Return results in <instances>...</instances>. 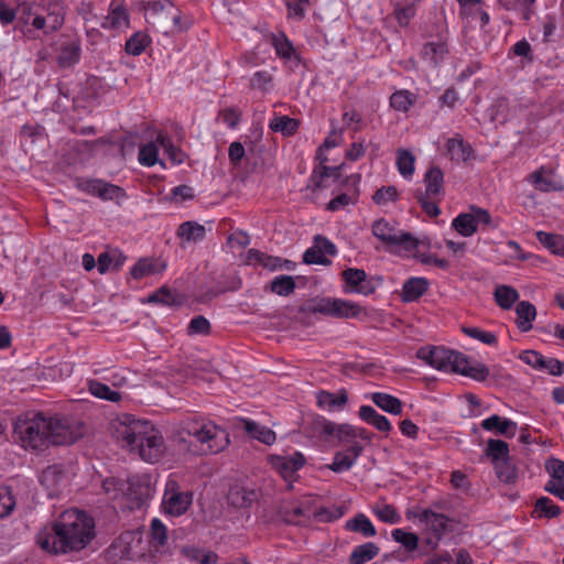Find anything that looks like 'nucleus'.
I'll list each match as a JSON object with an SVG mask.
<instances>
[{
    "mask_svg": "<svg viewBox=\"0 0 564 564\" xmlns=\"http://www.w3.org/2000/svg\"><path fill=\"white\" fill-rule=\"evenodd\" d=\"M13 435L26 451H44L50 446L70 445L84 435L80 422L68 416H45L28 412L13 422Z\"/></svg>",
    "mask_w": 564,
    "mask_h": 564,
    "instance_id": "obj_1",
    "label": "nucleus"
},
{
    "mask_svg": "<svg viewBox=\"0 0 564 564\" xmlns=\"http://www.w3.org/2000/svg\"><path fill=\"white\" fill-rule=\"evenodd\" d=\"M94 536V519L84 511L69 509L36 534V543L47 553L66 554L85 549Z\"/></svg>",
    "mask_w": 564,
    "mask_h": 564,
    "instance_id": "obj_2",
    "label": "nucleus"
},
{
    "mask_svg": "<svg viewBox=\"0 0 564 564\" xmlns=\"http://www.w3.org/2000/svg\"><path fill=\"white\" fill-rule=\"evenodd\" d=\"M108 435L122 448L137 451L141 459L154 463L165 451L164 440L159 430L147 420H135L123 413L108 419Z\"/></svg>",
    "mask_w": 564,
    "mask_h": 564,
    "instance_id": "obj_3",
    "label": "nucleus"
},
{
    "mask_svg": "<svg viewBox=\"0 0 564 564\" xmlns=\"http://www.w3.org/2000/svg\"><path fill=\"white\" fill-rule=\"evenodd\" d=\"M183 433L195 438L200 444L198 453L217 454L229 444L227 431L212 421L195 420L183 427Z\"/></svg>",
    "mask_w": 564,
    "mask_h": 564,
    "instance_id": "obj_4",
    "label": "nucleus"
},
{
    "mask_svg": "<svg viewBox=\"0 0 564 564\" xmlns=\"http://www.w3.org/2000/svg\"><path fill=\"white\" fill-rule=\"evenodd\" d=\"M362 307L351 301L316 296L299 307V313L322 314L337 319L355 318L360 315Z\"/></svg>",
    "mask_w": 564,
    "mask_h": 564,
    "instance_id": "obj_5",
    "label": "nucleus"
},
{
    "mask_svg": "<svg viewBox=\"0 0 564 564\" xmlns=\"http://www.w3.org/2000/svg\"><path fill=\"white\" fill-rule=\"evenodd\" d=\"M371 232L388 249L391 247H402L405 251H412L419 246V240L414 236L397 229L386 218L375 220L371 226Z\"/></svg>",
    "mask_w": 564,
    "mask_h": 564,
    "instance_id": "obj_6",
    "label": "nucleus"
},
{
    "mask_svg": "<svg viewBox=\"0 0 564 564\" xmlns=\"http://www.w3.org/2000/svg\"><path fill=\"white\" fill-rule=\"evenodd\" d=\"M119 485V490L123 494V502L120 505L122 509H141L151 497L152 489L149 484L139 480L130 481L124 490V484L115 477H108V494L110 492L111 487L116 490Z\"/></svg>",
    "mask_w": 564,
    "mask_h": 564,
    "instance_id": "obj_7",
    "label": "nucleus"
},
{
    "mask_svg": "<svg viewBox=\"0 0 564 564\" xmlns=\"http://www.w3.org/2000/svg\"><path fill=\"white\" fill-rule=\"evenodd\" d=\"M459 351L447 349L441 346H423L416 351V357L424 360L437 370L454 371V360Z\"/></svg>",
    "mask_w": 564,
    "mask_h": 564,
    "instance_id": "obj_8",
    "label": "nucleus"
},
{
    "mask_svg": "<svg viewBox=\"0 0 564 564\" xmlns=\"http://www.w3.org/2000/svg\"><path fill=\"white\" fill-rule=\"evenodd\" d=\"M192 501L193 494L191 491H181L175 480L167 481L163 497V505L167 513L182 516L188 510Z\"/></svg>",
    "mask_w": 564,
    "mask_h": 564,
    "instance_id": "obj_9",
    "label": "nucleus"
},
{
    "mask_svg": "<svg viewBox=\"0 0 564 564\" xmlns=\"http://www.w3.org/2000/svg\"><path fill=\"white\" fill-rule=\"evenodd\" d=\"M271 467L286 481L296 479V473L305 465L306 458L301 452L291 455H269Z\"/></svg>",
    "mask_w": 564,
    "mask_h": 564,
    "instance_id": "obj_10",
    "label": "nucleus"
},
{
    "mask_svg": "<svg viewBox=\"0 0 564 564\" xmlns=\"http://www.w3.org/2000/svg\"><path fill=\"white\" fill-rule=\"evenodd\" d=\"M314 429L322 436H334L339 443H351L356 440L355 425L343 423L336 424L323 416H319L314 422Z\"/></svg>",
    "mask_w": 564,
    "mask_h": 564,
    "instance_id": "obj_11",
    "label": "nucleus"
},
{
    "mask_svg": "<svg viewBox=\"0 0 564 564\" xmlns=\"http://www.w3.org/2000/svg\"><path fill=\"white\" fill-rule=\"evenodd\" d=\"M458 361L454 360V371L455 373H459L465 377H469L478 382H484L490 375L489 368L476 360H471L469 357L460 352V355L456 356Z\"/></svg>",
    "mask_w": 564,
    "mask_h": 564,
    "instance_id": "obj_12",
    "label": "nucleus"
},
{
    "mask_svg": "<svg viewBox=\"0 0 564 564\" xmlns=\"http://www.w3.org/2000/svg\"><path fill=\"white\" fill-rule=\"evenodd\" d=\"M173 10V3L169 0H158L148 2L144 7V15L147 22L156 28L158 31L167 33L165 29L166 15Z\"/></svg>",
    "mask_w": 564,
    "mask_h": 564,
    "instance_id": "obj_13",
    "label": "nucleus"
},
{
    "mask_svg": "<svg viewBox=\"0 0 564 564\" xmlns=\"http://www.w3.org/2000/svg\"><path fill=\"white\" fill-rule=\"evenodd\" d=\"M417 518L420 522L430 524L437 540H442L443 535L448 531L447 523L452 521L446 514L434 512L431 509H424Z\"/></svg>",
    "mask_w": 564,
    "mask_h": 564,
    "instance_id": "obj_14",
    "label": "nucleus"
},
{
    "mask_svg": "<svg viewBox=\"0 0 564 564\" xmlns=\"http://www.w3.org/2000/svg\"><path fill=\"white\" fill-rule=\"evenodd\" d=\"M275 514L279 520L292 525H302L303 519H308L301 505L290 501H283L278 507Z\"/></svg>",
    "mask_w": 564,
    "mask_h": 564,
    "instance_id": "obj_15",
    "label": "nucleus"
},
{
    "mask_svg": "<svg viewBox=\"0 0 564 564\" xmlns=\"http://www.w3.org/2000/svg\"><path fill=\"white\" fill-rule=\"evenodd\" d=\"M446 149L452 160L468 162L476 158L475 150L468 142H465L460 134L449 138L446 142Z\"/></svg>",
    "mask_w": 564,
    "mask_h": 564,
    "instance_id": "obj_16",
    "label": "nucleus"
},
{
    "mask_svg": "<svg viewBox=\"0 0 564 564\" xmlns=\"http://www.w3.org/2000/svg\"><path fill=\"white\" fill-rule=\"evenodd\" d=\"M429 281L425 278H410L402 286L401 300L404 303H412L422 297L429 290Z\"/></svg>",
    "mask_w": 564,
    "mask_h": 564,
    "instance_id": "obj_17",
    "label": "nucleus"
},
{
    "mask_svg": "<svg viewBox=\"0 0 564 564\" xmlns=\"http://www.w3.org/2000/svg\"><path fill=\"white\" fill-rule=\"evenodd\" d=\"M166 264L164 262H159L153 258H141L138 262L130 269V275L134 280H142L147 276L156 274L165 270Z\"/></svg>",
    "mask_w": 564,
    "mask_h": 564,
    "instance_id": "obj_18",
    "label": "nucleus"
},
{
    "mask_svg": "<svg viewBox=\"0 0 564 564\" xmlns=\"http://www.w3.org/2000/svg\"><path fill=\"white\" fill-rule=\"evenodd\" d=\"M425 191L430 196L444 195V173L437 165H431L424 174Z\"/></svg>",
    "mask_w": 564,
    "mask_h": 564,
    "instance_id": "obj_19",
    "label": "nucleus"
},
{
    "mask_svg": "<svg viewBox=\"0 0 564 564\" xmlns=\"http://www.w3.org/2000/svg\"><path fill=\"white\" fill-rule=\"evenodd\" d=\"M108 26L117 32H123L130 26V17L127 9L117 4L115 0L108 6Z\"/></svg>",
    "mask_w": 564,
    "mask_h": 564,
    "instance_id": "obj_20",
    "label": "nucleus"
},
{
    "mask_svg": "<svg viewBox=\"0 0 564 564\" xmlns=\"http://www.w3.org/2000/svg\"><path fill=\"white\" fill-rule=\"evenodd\" d=\"M135 539V532L127 530L122 532L108 547V558H126L129 557L131 545Z\"/></svg>",
    "mask_w": 564,
    "mask_h": 564,
    "instance_id": "obj_21",
    "label": "nucleus"
},
{
    "mask_svg": "<svg viewBox=\"0 0 564 564\" xmlns=\"http://www.w3.org/2000/svg\"><path fill=\"white\" fill-rule=\"evenodd\" d=\"M448 53L446 42L440 40L437 42H427L421 50V57L430 63L433 67H437Z\"/></svg>",
    "mask_w": 564,
    "mask_h": 564,
    "instance_id": "obj_22",
    "label": "nucleus"
},
{
    "mask_svg": "<svg viewBox=\"0 0 564 564\" xmlns=\"http://www.w3.org/2000/svg\"><path fill=\"white\" fill-rule=\"evenodd\" d=\"M359 181H360V174H354V175L346 177L345 183L346 184L351 183L354 185V194L349 195L347 193H341V194L337 195L336 197H334L333 199H330L328 202L326 209L329 212H336L349 204H355L357 202V198L359 195L358 188H357Z\"/></svg>",
    "mask_w": 564,
    "mask_h": 564,
    "instance_id": "obj_23",
    "label": "nucleus"
},
{
    "mask_svg": "<svg viewBox=\"0 0 564 564\" xmlns=\"http://www.w3.org/2000/svg\"><path fill=\"white\" fill-rule=\"evenodd\" d=\"M358 415L364 422L375 426L380 432L388 433L392 430L389 420L370 405H361Z\"/></svg>",
    "mask_w": 564,
    "mask_h": 564,
    "instance_id": "obj_24",
    "label": "nucleus"
},
{
    "mask_svg": "<svg viewBox=\"0 0 564 564\" xmlns=\"http://www.w3.org/2000/svg\"><path fill=\"white\" fill-rule=\"evenodd\" d=\"M259 499V492L245 487H235L229 490L228 500L235 508H249Z\"/></svg>",
    "mask_w": 564,
    "mask_h": 564,
    "instance_id": "obj_25",
    "label": "nucleus"
},
{
    "mask_svg": "<svg viewBox=\"0 0 564 564\" xmlns=\"http://www.w3.org/2000/svg\"><path fill=\"white\" fill-rule=\"evenodd\" d=\"M317 405L328 411L341 410L348 401L346 390H340L337 394L329 391H319L317 393Z\"/></svg>",
    "mask_w": 564,
    "mask_h": 564,
    "instance_id": "obj_26",
    "label": "nucleus"
},
{
    "mask_svg": "<svg viewBox=\"0 0 564 564\" xmlns=\"http://www.w3.org/2000/svg\"><path fill=\"white\" fill-rule=\"evenodd\" d=\"M340 169L341 166H326L324 164H319L318 167L314 169L310 182L313 191H319L326 188L325 178L334 177L335 181L340 177Z\"/></svg>",
    "mask_w": 564,
    "mask_h": 564,
    "instance_id": "obj_27",
    "label": "nucleus"
},
{
    "mask_svg": "<svg viewBox=\"0 0 564 564\" xmlns=\"http://www.w3.org/2000/svg\"><path fill=\"white\" fill-rule=\"evenodd\" d=\"M139 135L137 133H124L117 138L108 137V150L117 147L118 152L122 158L131 155L138 145Z\"/></svg>",
    "mask_w": 564,
    "mask_h": 564,
    "instance_id": "obj_28",
    "label": "nucleus"
},
{
    "mask_svg": "<svg viewBox=\"0 0 564 564\" xmlns=\"http://www.w3.org/2000/svg\"><path fill=\"white\" fill-rule=\"evenodd\" d=\"M516 313L518 315L517 327L519 330L522 333L531 330L532 322L536 316L535 306L528 301H521L517 304Z\"/></svg>",
    "mask_w": 564,
    "mask_h": 564,
    "instance_id": "obj_29",
    "label": "nucleus"
},
{
    "mask_svg": "<svg viewBox=\"0 0 564 564\" xmlns=\"http://www.w3.org/2000/svg\"><path fill=\"white\" fill-rule=\"evenodd\" d=\"M371 401L382 411L390 414L400 415L402 413V401L392 394L375 392L371 394Z\"/></svg>",
    "mask_w": 564,
    "mask_h": 564,
    "instance_id": "obj_30",
    "label": "nucleus"
},
{
    "mask_svg": "<svg viewBox=\"0 0 564 564\" xmlns=\"http://www.w3.org/2000/svg\"><path fill=\"white\" fill-rule=\"evenodd\" d=\"M243 426L246 432L254 440L271 445L275 442V433L270 427L260 425L252 420H243Z\"/></svg>",
    "mask_w": 564,
    "mask_h": 564,
    "instance_id": "obj_31",
    "label": "nucleus"
},
{
    "mask_svg": "<svg viewBox=\"0 0 564 564\" xmlns=\"http://www.w3.org/2000/svg\"><path fill=\"white\" fill-rule=\"evenodd\" d=\"M80 57V45L77 41H70L62 45L57 56V64L62 68H67L78 63Z\"/></svg>",
    "mask_w": 564,
    "mask_h": 564,
    "instance_id": "obj_32",
    "label": "nucleus"
},
{
    "mask_svg": "<svg viewBox=\"0 0 564 564\" xmlns=\"http://www.w3.org/2000/svg\"><path fill=\"white\" fill-rule=\"evenodd\" d=\"M347 531L357 532L365 538H371L377 534V530L369 518L364 513H357L345 524Z\"/></svg>",
    "mask_w": 564,
    "mask_h": 564,
    "instance_id": "obj_33",
    "label": "nucleus"
},
{
    "mask_svg": "<svg viewBox=\"0 0 564 564\" xmlns=\"http://www.w3.org/2000/svg\"><path fill=\"white\" fill-rule=\"evenodd\" d=\"M379 553V546L373 542H366L356 546L349 555V564H365Z\"/></svg>",
    "mask_w": 564,
    "mask_h": 564,
    "instance_id": "obj_34",
    "label": "nucleus"
},
{
    "mask_svg": "<svg viewBox=\"0 0 564 564\" xmlns=\"http://www.w3.org/2000/svg\"><path fill=\"white\" fill-rule=\"evenodd\" d=\"M562 513L560 506L555 505L549 497L542 496L536 499L532 518L553 519Z\"/></svg>",
    "mask_w": 564,
    "mask_h": 564,
    "instance_id": "obj_35",
    "label": "nucleus"
},
{
    "mask_svg": "<svg viewBox=\"0 0 564 564\" xmlns=\"http://www.w3.org/2000/svg\"><path fill=\"white\" fill-rule=\"evenodd\" d=\"M177 236L186 241H202L206 236L203 225L194 220L182 223L177 228Z\"/></svg>",
    "mask_w": 564,
    "mask_h": 564,
    "instance_id": "obj_36",
    "label": "nucleus"
},
{
    "mask_svg": "<svg viewBox=\"0 0 564 564\" xmlns=\"http://www.w3.org/2000/svg\"><path fill=\"white\" fill-rule=\"evenodd\" d=\"M494 299L502 310H510L519 300V292L510 285H498L494 292Z\"/></svg>",
    "mask_w": 564,
    "mask_h": 564,
    "instance_id": "obj_37",
    "label": "nucleus"
},
{
    "mask_svg": "<svg viewBox=\"0 0 564 564\" xmlns=\"http://www.w3.org/2000/svg\"><path fill=\"white\" fill-rule=\"evenodd\" d=\"M538 241L556 256L564 257V236L550 234L545 231H536Z\"/></svg>",
    "mask_w": 564,
    "mask_h": 564,
    "instance_id": "obj_38",
    "label": "nucleus"
},
{
    "mask_svg": "<svg viewBox=\"0 0 564 564\" xmlns=\"http://www.w3.org/2000/svg\"><path fill=\"white\" fill-rule=\"evenodd\" d=\"M300 127L297 119L290 118L289 116H275L269 124V128L274 132H281L283 135H293Z\"/></svg>",
    "mask_w": 564,
    "mask_h": 564,
    "instance_id": "obj_39",
    "label": "nucleus"
},
{
    "mask_svg": "<svg viewBox=\"0 0 564 564\" xmlns=\"http://www.w3.org/2000/svg\"><path fill=\"white\" fill-rule=\"evenodd\" d=\"M452 227L462 236L470 237L477 231L476 219L470 213H462L452 221Z\"/></svg>",
    "mask_w": 564,
    "mask_h": 564,
    "instance_id": "obj_40",
    "label": "nucleus"
},
{
    "mask_svg": "<svg viewBox=\"0 0 564 564\" xmlns=\"http://www.w3.org/2000/svg\"><path fill=\"white\" fill-rule=\"evenodd\" d=\"M481 427L486 431H496L497 434L507 435L508 430H514L517 424L509 419L494 414L481 422Z\"/></svg>",
    "mask_w": 564,
    "mask_h": 564,
    "instance_id": "obj_41",
    "label": "nucleus"
},
{
    "mask_svg": "<svg viewBox=\"0 0 564 564\" xmlns=\"http://www.w3.org/2000/svg\"><path fill=\"white\" fill-rule=\"evenodd\" d=\"M295 288L296 284L292 275H278L270 282L268 289L280 296H289Z\"/></svg>",
    "mask_w": 564,
    "mask_h": 564,
    "instance_id": "obj_42",
    "label": "nucleus"
},
{
    "mask_svg": "<svg viewBox=\"0 0 564 564\" xmlns=\"http://www.w3.org/2000/svg\"><path fill=\"white\" fill-rule=\"evenodd\" d=\"M151 43V39L143 32H135L126 42L124 50L128 54L138 56Z\"/></svg>",
    "mask_w": 564,
    "mask_h": 564,
    "instance_id": "obj_43",
    "label": "nucleus"
},
{
    "mask_svg": "<svg viewBox=\"0 0 564 564\" xmlns=\"http://www.w3.org/2000/svg\"><path fill=\"white\" fill-rule=\"evenodd\" d=\"M486 455L496 464L509 457V445L502 440L490 438L487 442Z\"/></svg>",
    "mask_w": 564,
    "mask_h": 564,
    "instance_id": "obj_44",
    "label": "nucleus"
},
{
    "mask_svg": "<svg viewBox=\"0 0 564 564\" xmlns=\"http://www.w3.org/2000/svg\"><path fill=\"white\" fill-rule=\"evenodd\" d=\"M397 167L403 177H411L414 173L415 156L406 149L397 152Z\"/></svg>",
    "mask_w": 564,
    "mask_h": 564,
    "instance_id": "obj_45",
    "label": "nucleus"
},
{
    "mask_svg": "<svg viewBox=\"0 0 564 564\" xmlns=\"http://www.w3.org/2000/svg\"><path fill=\"white\" fill-rule=\"evenodd\" d=\"M495 465L497 477L506 482L513 484L518 478V473L516 466L511 463L510 457L500 460Z\"/></svg>",
    "mask_w": 564,
    "mask_h": 564,
    "instance_id": "obj_46",
    "label": "nucleus"
},
{
    "mask_svg": "<svg viewBox=\"0 0 564 564\" xmlns=\"http://www.w3.org/2000/svg\"><path fill=\"white\" fill-rule=\"evenodd\" d=\"M392 539L400 543L405 552L411 553L419 546V536L412 532H405L403 529H394L391 532Z\"/></svg>",
    "mask_w": 564,
    "mask_h": 564,
    "instance_id": "obj_47",
    "label": "nucleus"
},
{
    "mask_svg": "<svg viewBox=\"0 0 564 564\" xmlns=\"http://www.w3.org/2000/svg\"><path fill=\"white\" fill-rule=\"evenodd\" d=\"M147 303L173 306L178 305L180 301H177L176 296L172 293L169 286L163 285L148 296Z\"/></svg>",
    "mask_w": 564,
    "mask_h": 564,
    "instance_id": "obj_48",
    "label": "nucleus"
},
{
    "mask_svg": "<svg viewBox=\"0 0 564 564\" xmlns=\"http://www.w3.org/2000/svg\"><path fill=\"white\" fill-rule=\"evenodd\" d=\"M272 44L275 48L276 54L285 59H290L294 54L295 50L292 42L288 39L284 33L273 35Z\"/></svg>",
    "mask_w": 564,
    "mask_h": 564,
    "instance_id": "obj_49",
    "label": "nucleus"
},
{
    "mask_svg": "<svg viewBox=\"0 0 564 564\" xmlns=\"http://www.w3.org/2000/svg\"><path fill=\"white\" fill-rule=\"evenodd\" d=\"M366 271L364 269L358 268H347L341 272V278L344 282L350 286L351 292L357 293V289L362 284V281L366 279Z\"/></svg>",
    "mask_w": 564,
    "mask_h": 564,
    "instance_id": "obj_50",
    "label": "nucleus"
},
{
    "mask_svg": "<svg viewBox=\"0 0 564 564\" xmlns=\"http://www.w3.org/2000/svg\"><path fill=\"white\" fill-rule=\"evenodd\" d=\"M159 149L155 143L150 142L139 149V163L143 166H153L159 161Z\"/></svg>",
    "mask_w": 564,
    "mask_h": 564,
    "instance_id": "obj_51",
    "label": "nucleus"
},
{
    "mask_svg": "<svg viewBox=\"0 0 564 564\" xmlns=\"http://www.w3.org/2000/svg\"><path fill=\"white\" fill-rule=\"evenodd\" d=\"M399 198V192L395 186H382L378 188L372 195V200L375 204L382 206L388 204L389 202H395Z\"/></svg>",
    "mask_w": 564,
    "mask_h": 564,
    "instance_id": "obj_52",
    "label": "nucleus"
},
{
    "mask_svg": "<svg viewBox=\"0 0 564 564\" xmlns=\"http://www.w3.org/2000/svg\"><path fill=\"white\" fill-rule=\"evenodd\" d=\"M64 475L62 468L57 465L46 467L41 475L42 485L53 488L59 484Z\"/></svg>",
    "mask_w": 564,
    "mask_h": 564,
    "instance_id": "obj_53",
    "label": "nucleus"
},
{
    "mask_svg": "<svg viewBox=\"0 0 564 564\" xmlns=\"http://www.w3.org/2000/svg\"><path fill=\"white\" fill-rule=\"evenodd\" d=\"M411 93L408 90L395 91L390 97V105L398 111H408L413 104Z\"/></svg>",
    "mask_w": 564,
    "mask_h": 564,
    "instance_id": "obj_54",
    "label": "nucleus"
},
{
    "mask_svg": "<svg viewBox=\"0 0 564 564\" xmlns=\"http://www.w3.org/2000/svg\"><path fill=\"white\" fill-rule=\"evenodd\" d=\"M414 197L420 204L423 212L430 217H437L441 214V209L435 202H431L430 198L432 196L423 194L422 189H416L414 192Z\"/></svg>",
    "mask_w": 564,
    "mask_h": 564,
    "instance_id": "obj_55",
    "label": "nucleus"
},
{
    "mask_svg": "<svg viewBox=\"0 0 564 564\" xmlns=\"http://www.w3.org/2000/svg\"><path fill=\"white\" fill-rule=\"evenodd\" d=\"M463 333L470 338L477 339L487 345H495L497 336L491 332L482 330L478 327H463Z\"/></svg>",
    "mask_w": 564,
    "mask_h": 564,
    "instance_id": "obj_56",
    "label": "nucleus"
},
{
    "mask_svg": "<svg viewBox=\"0 0 564 564\" xmlns=\"http://www.w3.org/2000/svg\"><path fill=\"white\" fill-rule=\"evenodd\" d=\"M210 333V323L203 316L197 315L193 317L187 327L188 335H208Z\"/></svg>",
    "mask_w": 564,
    "mask_h": 564,
    "instance_id": "obj_57",
    "label": "nucleus"
},
{
    "mask_svg": "<svg viewBox=\"0 0 564 564\" xmlns=\"http://www.w3.org/2000/svg\"><path fill=\"white\" fill-rule=\"evenodd\" d=\"M352 466V459H348L345 453L339 451L335 453L332 464L327 467L332 471L339 474L349 470Z\"/></svg>",
    "mask_w": 564,
    "mask_h": 564,
    "instance_id": "obj_58",
    "label": "nucleus"
},
{
    "mask_svg": "<svg viewBox=\"0 0 564 564\" xmlns=\"http://www.w3.org/2000/svg\"><path fill=\"white\" fill-rule=\"evenodd\" d=\"M151 538L153 541H155L161 546L166 543L167 529L163 524V522L158 518H154L151 521Z\"/></svg>",
    "mask_w": 564,
    "mask_h": 564,
    "instance_id": "obj_59",
    "label": "nucleus"
},
{
    "mask_svg": "<svg viewBox=\"0 0 564 564\" xmlns=\"http://www.w3.org/2000/svg\"><path fill=\"white\" fill-rule=\"evenodd\" d=\"M376 516L386 523L394 524L400 521V516L392 505H384L375 510Z\"/></svg>",
    "mask_w": 564,
    "mask_h": 564,
    "instance_id": "obj_60",
    "label": "nucleus"
},
{
    "mask_svg": "<svg viewBox=\"0 0 564 564\" xmlns=\"http://www.w3.org/2000/svg\"><path fill=\"white\" fill-rule=\"evenodd\" d=\"M519 358L534 369L542 370L543 366H545L544 356L535 350H524L520 354Z\"/></svg>",
    "mask_w": 564,
    "mask_h": 564,
    "instance_id": "obj_61",
    "label": "nucleus"
},
{
    "mask_svg": "<svg viewBox=\"0 0 564 564\" xmlns=\"http://www.w3.org/2000/svg\"><path fill=\"white\" fill-rule=\"evenodd\" d=\"M15 506L14 498L6 487H0V518L11 513Z\"/></svg>",
    "mask_w": 564,
    "mask_h": 564,
    "instance_id": "obj_62",
    "label": "nucleus"
},
{
    "mask_svg": "<svg viewBox=\"0 0 564 564\" xmlns=\"http://www.w3.org/2000/svg\"><path fill=\"white\" fill-rule=\"evenodd\" d=\"M78 186L88 193L98 195L101 198L106 197V183L101 180H85L79 182Z\"/></svg>",
    "mask_w": 564,
    "mask_h": 564,
    "instance_id": "obj_63",
    "label": "nucleus"
},
{
    "mask_svg": "<svg viewBox=\"0 0 564 564\" xmlns=\"http://www.w3.org/2000/svg\"><path fill=\"white\" fill-rule=\"evenodd\" d=\"M545 470L555 480H564V462L558 458H550L545 463Z\"/></svg>",
    "mask_w": 564,
    "mask_h": 564,
    "instance_id": "obj_64",
    "label": "nucleus"
}]
</instances>
